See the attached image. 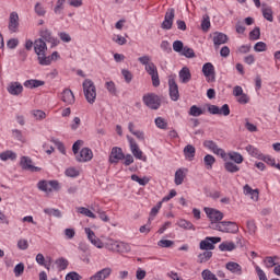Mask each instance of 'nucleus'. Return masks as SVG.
<instances>
[{
	"label": "nucleus",
	"mask_w": 280,
	"mask_h": 280,
	"mask_svg": "<svg viewBox=\"0 0 280 280\" xmlns=\"http://www.w3.org/2000/svg\"><path fill=\"white\" fill-rule=\"evenodd\" d=\"M176 11L174 10V8H171L166 11L165 16H164V21H170L171 23H174V16H176Z\"/></svg>",
	"instance_id": "5fc2aeb1"
},
{
	"label": "nucleus",
	"mask_w": 280,
	"mask_h": 280,
	"mask_svg": "<svg viewBox=\"0 0 280 280\" xmlns=\"http://www.w3.org/2000/svg\"><path fill=\"white\" fill-rule=\"evenodd\" d=\"M82 86L86 102L89 104H95V100L97 98V89L95 88V83H93L91 79H85Z\"/></svg>",
	"instance_id": "7ed1b4c3"
},
{
	"label": "nucleus",
	"mask_w": 280,
	"mask_h": 280,
	"mask_svg": "<svg viewBox=\"0 0 280 280\" xmlns=\"http://www.w3.org/2000/svg\"><path fill=\"white\" fill-rule=\"evenodd\" d=\"M65 174L69 178H77V176H80V171H78L75 167H69L66 170Z\"/></svg>",
	"instance_id": "864d4df0"
},
{
	"label": "nucleus",
	"mask_w": 280,
	"mask_h": 280,
	"mask_svg": "<svg viewBox=\"0 0 280 280\" xmlns=\"http://www.w3.org/2000/svg\"><path fill=\"white\" fill-rule=\"evenodd\" d=\"M211 257H213V252H203L201 254L198 255V262L199 264H207V261H209V259H211Z\"/></svg>",
	"instance_id": "c9c22d12"
},
{
	"label": "nucleus",
	"mask_w": 280,
	"mask_h": 280,
	"mask_svg": "<svg viewBox=\"0 0 280 280\" xmlns=\"http://www.w3.org/2000/svg\"><path fill=\"white\" fill-rule=\"evenodd\" d=\"M226 270L232 272V275H242V266L235 261H229L225 264Z\"/></svg>",
	"instance_id": "4be33fe9"
},
{
	"label": "nucleus",
	"mask_w": 280,
	"mask_h": 280,
	"mask_svg": "<svg viewBox=\"0 0 280 280\" xmlns=\"http://www.w3.org/2000/svg\"><path fill=\"white\" fill-rule=\"evenodd\" d=\"M229 156L230 161H233L237 165H241V163H244V156L240 152L232 151L226 154Z\"/></svg>",
	"instance_id": "c85d7f7f"
},
{
	"label": "nucleus",
	"mask_w": 280,
	"mask_h": 280,
	"mask_svg": "<svg viewBox=\"0 0 280 280\" xmlns=\"http://www.w3.org/2000/svg\"><path fill=\"white\" fill-rule=\"evenodd\" d=\"M222 242L220 236H207L203 241L199 243L200 250H213L215 248L214 244Z\"/></svg>",
	"instance_id": "1a4fd4ad"
},
{
	"label": "nucleus",
	"mask_w": 280,
	"mask_h": 280,
	"mask_svg": "<svg viewBox=\"0 0 280 280\" xmlns=\"http://www.w3.org/2000/svg\"><path fill=\"white\" fill-rule=\"evenodd\" d=\"M180 56H185V58H196V52L194 51V48L185 46Z\"/></svg>",
	"instance_id": "3c124183"
},
{
	"label": "nucleus",
	"mask_w": 280,
	"mask_h": 280,
	"mask_svg": "<svg viewBox=\"0 0 280 280\" xmlns=\"http://www.w3.org/2000/svg\"><path fill=\"white\" fill-rule=\"evenodd\" d=\"M179 80H180L182 84H187V82H189L191 80V72L189 71V68L184 67L179 71Z\"/></svg>",
	"instance_id": "393cba45"
},
{
	"label": "nucleus",
	"mask_w": 280,
	"mask_h": 280,
	"mask_svg": "<svg viewBox=\"0 0 280 280\" xmlns=\"http://www.w3.org/2000/svg\"><path fill=\"white\" fill-rule=\"evenodd\" d=\"M34 51L37 55V60L42 67H49V57H47V43L43 38H38L34 42Z\"/></svg>",
	"instance_id": "f03ea898"
},
{
	"label": "nucleus",
	"mask_w": 280,
	"mask_h": 280,
	"mask_svg": "<svg viewBox=\"0 0 280 280\" xmlns=\"http://www.w3.org/2000/svg\"><path fill=\"white\" fill-rule=\"evenodd\" d=\"M184 49H185V46H184L183 42L175 40L173 43V50L176 51V54H182Z\"/></svg>",
	"instance_id": "6e6d98bb"
},
{
	"label": "nucleus",
	"mask_w": 280,
	"mask_h": 280,
	"mask_svg": "<svg viewBox=\"0 0 280 280\" xmlns=\"http://www.w3.org/2000/svg\"><path fill=\"white\" fill-rule=\"evenodd\" d=\"M25 89H38V86H45V81L38 79H30L24 82Z\"/></svg>",
	"instance_id": "b1692460"
},
{
	"label": "nucleus",
	"mask_w": 280,
	"mask_h": 280,
	"mask_svg": "<svg viewBox=\"0 0 280 280\" xmlns=\"http://www.w3.org/2000/svg\"><path fill=\"white\" fill-rule=\"evenodd\" d=\"M126 159V155L124 154V150L119 147L112 148L110 154H109V163L117 165L119 161H124Z\"/></svg>",
	"instance_id": "f8f14e48"
},
{
	"label": "nucleus",
	"mask_w": 280,
	"mask_h": 280,
	"mask_svg": "<svg viewBox=\"0 0 280 280\" xmlns=\"http://www.w3.org/2000/svg\"><path fill=\"white\" fill-rule=\"evenodd\" d=\"M127 140L129 141L130 150L133 156L139 161H148V158L143 156V151L139 149V144H137V141H135V138L127 136Z\"/></svg>",
	"instance_id": "9d476101"
},
{
	"label": "nucleus",
	"mask_w": 280,
	"mask_h": 280,
	"mask_svg": "<svg viewBox=\"0 0 280 280\" xmlns=\"http://www.w3.org/2000/svg\"><path fill=\"white\" fill-rule=\"evenodd\" d=\"M275 259H279V257H277V256H267L264 259L265 267L270 269V268H273V266H277V262H275Z\"/></svg>",
	"instance_id": "a19ab883"
},
{
	"label": "nucleus",
	"mask_w": 280,
	"mask_h": 280,
	"mask_svg": "<svg viewBox=\"0 0 280 280\" xmlns=\"http://www.w3.org/2000/svg\"><path fill=\"white\" fill-rule=\"evenodd\" d=\"M186 172H187V168H178L175 172V179H174L175 185L177 186L183 185L185 177L187 176Z\"/></svg>",
	"instance_id": "5701e85b"
},
{
	"label": "nucleus",
	"mask_w": 280,
	"mask_h": 280,
	"mask_svg": "<svg viewBox=\"0 0 280 280\" xmlns=\"http://www.w3.org/2000/svg\"><path fill=\"white\" fill-rule=\"evenodd\" d=\"M246 152H248V154H250V156H254L255 159H261V156H264V154H261V151H259V149L253 147V144H248L245 148Z\"/></svg>",
	"instance_id": "7c9ffc66"
},
{
	"label": "nucleus",
	"mask_w": 280,
	"mask_h": 280,
	"mask_svg": "<svg viewBox=\"0 0 280 280\" xmlns=\"http://www.w3.org/2000/svg\"><path fill=\"white\" fill-rule=\"evenodd\" d=\"M250 40H259L261 38V30L259 26H256L250 33H249Z\"/></svg>",
	"instance_id": "de8ad7c7"
},
{
	"label": "nucleus",
	"mask_w": 280,
	"mask_h": 280,
	"mask_svg": "<svg viewBox=\"0 0 280 280\" xmlns=\"http://www.w3.org/2000/svg\"><path fill=\"white\" fill-rule=\"evenodd\" d=\"M106 248L113 253H117L119 248V241L108 240L106 243Z\"/></svg>",
	"instance_id": "79ce46f5"
},
{
	"label": "nucleus",
	"mask_w": 280,
	"mask_h": 280,
	"mask_svg": "<svg viewBox=\"0 0 280 280\" xmlns=\"http://www.w3.org/2000/svg\"><path fill=\"white\" fill-rule=\"evenodd\" d=\"M184 156L188 159V161H194V158L196 156V147L188 144L184 148Z\"/></svg>",
	"instance_id": "bb28decb"
},
{
	"label": "nucleus",
	"mask_w": 280,
	"mask_h": 280,
	"mask_svg": "<svg viewBox=\"0 0 280 280\" xmlns=\"http://www.w3.org/2000/svg\"><path fill=\"white\" fill-rule=\"evenodd\" d=\"M202 73L206 78H211V82H215V68L213 67V63H205L202 66Z\"/></svg>",
	"instance_id": "6ab92c4d"
},
{
	"label": "nucleus",
	"mask_w": 280,
	"mask_h": 280,
	"mask_svg": "<svg viewBox=\"0 0 280 280\" xmlns=\"http://www.w3.org/2000/svg\"><path fill=\"white\" fill-rule=\"evenodd\" d=\"M61 102L67 104V106H73V104H75V95L73 94V91L65 89L61 92Z\"/></svg>",
	"instance_id": "dca6fc26"
},
{
	"label": "nucleus",
	"mask_w": 280,
	"mask_h": 280,
	"mask_svg": "<svg viewBox=\"0 0 280 280\" xmlns=\"http://www.w3.org/2000/svg\"><path fill=\"white\" fill-rule=\"evenodd\" d=\"M268 49V45L264 42H257L254 46V50L257 52L266 51Z\"/></svg>",
	"instance_id": "0e129e2a"
},
{
	"label": "nucleus",
	"mask_w": 280,
	"mask_h": 280,
	"mask_svg": "<svg viewBox=\"0 0 280 280\" xmlns=\"http://www.w3.org/2000/svg\"><path fill=\"white\" fill-rule=\"evenodd\" d=\"M46 215H52L54 218H62V212L59 209L46 208L44 209Z\"/></svg>",
	"instance_id": "ea45409f"
},
{
	"label": "nucleus",
	"mask_w": 280,
	"mask_h": 280,
	"mask_svg": "<svg viewBox=\"0 0 280 280\" xmlns=\"http://www.w3.org/2000/svg\"><path fill=\"white\" fill-rule=\"evenodd\" d=\"M224 170L229 172V174H235L240 172V166L233 162H225Z\"/></svg>",
	"instance_id": "f704fd0d"
},
{
	"label": "nucleus",
	"mask_w": 280,
	"mask_h": 280,
	"mask_svg": "<svg viewBox=\"0 0 280 280\" xmlns=\"http://www.w3.org/2000/svg\"><path fill=\"white\" fill-rule=\"evenodd\" d=\"M212 40L214 48L219 49L220 45H226V43H229V36L224 33L215 32Z\"/></svg>",
	"instance_id": "f3484780"
},
{
	"label": "nucleus",
	"mask_w": 280,
	"mask_h": 280,
	"mask_svg": "<svg viewBox=\"0 0 280 280\" xmlns=\"http://www.w3.org/2000/svg\"><path fill=\"white\" fill-rule=\"evenodd\" d=\"M177 224L180 229H185V231H196L194 223L188 220L182 219L177 222Z\"/></svg>",
	"instance_id": "2f4dec72"
},
{
	"label": "nucleus",
	"mask_w": 280,
	"mask_h": 280,
	"mask_svg": "<svg viewBox=\"0 0 280 280\" xmlns=\"http://www.w3.org/2000/svg\"><path fill=\"white\" fill-rule=\"evenodd\" d=\"M66 0H57L56 5L54 8L55 14H62V11L65 10V3Z\"/></svg>",
	"instance_id": "49530a36"
},
{
	"label": "nucleus",
	"mask_w": 280,
	"mask_h": 280,
	"mask_svg": "<svg viewBox=\"0 0 280 280\" xmlns=\"http://www.w3.org/2000/svg\"><path fill=\"white\" fill-rule=\"evenodd\" d=\"M35 14H37V16H45V14H47V10L43 5V3L37 2L35 4Z\"/></svg>",
	"instance_id": "8fccbe9b"
},
{
	"label": "nucleus",
	"mask_w": 280,
	"mask_h": 280,
	"mask_svg": "<svg viewBox=\"0 0 280 280\" xmlns=\"http://www.w3.org/2000/svg\"><path fill=\"white\" fill-rule=\"evenodd\" d=\"M168 91L170 97L173 102H178V100H180V93L178 92V84H176V80L168 79Z\"/></svg>",
	"instance_id": "ddd939ff"
},
{
	"label": "nucleus",
	"mask_w": 280,
	"mask_h": 280,
	"mask_svg": "<svg viewBox=\"0 0 280 280\" xmlns=\"http://www.w3.org/2000/svg\"><path fill=\"white\" fill-rule=\"evenodd\" d=\"M117 253H130V245L124 242H119Z\"/></svg>",
	"instance_id": "680f3d73"
},
{
	"label": "nucleus",
	"mask_w": 280,
	"mask_h": 280,
	"mask_svg": "<svg viewBox=\"0 0 280 280\" xmlns=\"http://www.w3.org/2000/svg\"><path fill=\"white\" fill-rule=\"evenodd\" d=\"M121 75L125 79V82H127V84H130L132 82V72H130V70H121Z\"/></svg>",
	"instance_id": "bf43d9fd"
},
{
	"label": "nucleus",
	"mask_w": 280,
	"mask_h": 280,
	"mask_svg": "<svg viewBox=\"0 0 280 280\" xmlns=\"http://www.w3.org/2000/svg\"><path fill=\"white\" fill-rule=\"evenodd\" d=\"M214 231L235 234L240 231V226H237V223L232 221H222L221 223L214 225Z\"/></svg>",
	"instance_id": "0eeeda50"
},
{
	"label": "nucleus",
	"mask_w": 280,
	"mask_h": 280,
	"mask_svg": "<svg viewBox=\"0 0 280 280\" xmlns=\"http://www.w3.org/2000/svg\"><path fill=\"white\" fill-rule=\"evenodd\" d=\"M57 268L59 270H67L68 266H69V260L65 259V258H58L56 261H55Z\"/></svg>",
	"instance_id": "a18cd8bd"
},
{
	"label": "nucleus",
	"mask_w": 280,
	"mask_h": 280,
	"mask_svg": "<svg viewBox=\"0 0 280 280\" xmlns=\"http://www.w3.org/2000/svg\"><path fill=\"white\" fill-rule=\"evenodd\" d=\"M105 89L110 93V95H117V85H115V82L107 81L105 83Z\"/></svg>",
	"instance_id": "09e8293b"
},
{
	"label": "nucleus",
	"mask_w": 280,
	"mask_h": 280,
	"mask_svg": "<svg viewBox=\"0 0 280 280\" xmlns=\"http://www.w3.org/2000/svg\"><path fill=\"white\" fill-rule=\"evenodd\" d=\"M142 102L147 108L159 110L161 108V96L154 93H147L142 96Z\"/></svg>",
	"instance_id": "39448f33"
},
{
	"label": "nucleus",
	"mask_w": 280,
	"mask_h": 280,
	"mask_svg": "<svg viewBox=\"0 0 280 280\" xmlns=\"http://www.w3.org/2000/svg\"><path fill=\"white\" fill-rule=\"evenodd\" d=\"M244 194L245 196H250L252 200H259V190L252 189L248 184L244 186Z\"/></svg>",
	"instance_id": "a878e982"
},
{
	"label": "nucleus",
	"mask_w": 280,
	"mask_h": 280,
	"mask_svg": "<svg viewBox=\"0 0 280 280\" xmlns=\"http://www.w3.org/2000/svg\"><path fill=\"white\" fill-rule=\"evenodd\" d=\"M32 163V158L30 156H22L20 160L22 170H26L27 172H40V167L34 166Z\"/></svg>",
	"instance_id": "2eb2a0df"
},
{
	"label": "nucleus",
	"mask_w": 280,
	"mask_h": 280,
	"mask_svg": "<svg viewBox=\"0 0 280 280\" xmlns=\"http://www.w3.org/2000/svg\"><path fill=\"white\" fill-rule=\"evenodd\" d=\"M7 91L10 95H21V93H23V85L20 82H11Z\"/></svg>",
	"instance_id": "412c9836"
},
{
	"label": "nucleus",
	"mask_w": 280,
	"mask_h": 280,
	"mask_svg": "<svg viewBox=\"0 0 280 280\" xmlns=\"http://www.w3.org/2000/svg\"><path fill=\"white\" fill-rule=\"evenodd\" d=\"M262 16L266 19V21H269V23H272L275 21V18L272 16V8H264L261 9Z\"/></svg>",
	"instance_id": "58836bf2"
},
{
	"label": "nucleus",
	"mask_w": 280,
	"mask_h": 280,
	"mask_svg": "<svg viewBox=\"0 0 280 280\" xmlns=\"http://www.w3.org/2000/svg\"><path fill=\"white\" fill-rule=\"evenodd\" d=\"M82 279V276L75 271H71L66 275V280H80Z\"/></svg>",
	"instance_id": "338daca9"
},
{
	"label": "nucleus",
	"mask_w": 280,
	"mask_h": 280,
	"mask_svg": "<svg viewBox=\"0 0 280 280\" xmlns=\"http://www.w3.org/2000/svg\"><path fill=\"white\" fill-rule=\"evenodd\" d=\"M9 31L13 34L19 32V13L11 12L9 18Z\"/></svg>",
	"instance_id": "aec40b11"
},
{
	"label": "nucleus",
	"mask_w": 280,
	"mask_h": 280,
	"mask_svg": "<svg viewBox=\"0 0 280 280\" xmlns=\"http://www.w3.org/2000/svg\"><path fill=\"white\" fill-rule=\"evenodd\" d=\"M37 188L39 191H44L45 194H51V191H60V183L58 180H39L37 183Z\"/></svg>",
	"instance_id": "423d86ee"
},
{
	"label": "nucleus",
	"mask_w": 280,
	"mask_h": 280,
	"mask_svg": "<svg viewBox=\"0 0 280 280\" xmlns=\"http://www.w3.org/2000/svg\"><path fill=\"white\" fill-rule=\"evenodd\" d=\"M138 61L144 67V70L151 77L152 85L155 88L161 86V80L159 79V69L156 68V65L152 62V57L144 55L142 57H139Z\"/></svg>",
	"instance_id": "f257e3e1"
},
{
	"label": "nucleus",
	"mask_w": 280,
	"mask_h": 280,
	"mask_svg": "<svg viewBox=\"0 0 280 280\" xmlns=\"http://www.w3.org/2000/svg\"><path fill=\"white\" fill-rule=\"evenodd\" d=\"M155 126L156 128H160V130H167V120H165L163 117H156Z\"/></svg>",
	"instance_id": "37998d69"
},
{
	"label": "nucleus",
	"mask_w": 280,
	"mask_h": 280,
	"mask_svg": "<svg viewBox=\"0 0 280 280\" xmlns=\"http://www.w3.org/2000/svg\"><path fill=\"white\" fill-rule=\"evenodd\" d=\"M246 226L249 235H255V233H257V224L255 223V220H248Z\"/></svg>",
	"instance_id": "c03bdc74"
},
{
	"label": "nucleus",
	"mask_w": 280,
	"mask_h": 280,
	"mask_svg": "<svg viewBox=\"0 0 280 280\" xmlns=\"http://www.w3.org/2000/svg\"><path fill=\"white\" fill-rule=\"evenodd\" d=\"M235 243L229 241H225L219 245V250L222 253H231L232 250H235Z\"/></svg>",
	"instance_id": "cd10ccee"
},
{
	"label": "nucleus",
	"mask_w": 280,
	"mask_h": 280,
	"mask_svg": "<svg viewBox=\"0 0 280 280\" xmlns=\"http://www.w3.org/2000/svg\"><path fill=\"white\" fill-rule=\"evenodd\" d=\"M255 271L259 280H268V277L266 276V272L262 271L261 267L259 265H255Z\"/></svg>",
	"instance_id": "052dcab7"
},
{
	"label": "nucleus",
	"mask_w": 280,
	"mask_h": 280,
	"mask_svg": "<svg viewBox=\"0 0 280 280\" xmlns=\"http://www.w3.org/2000/svg\"><path fill=\"white\" fill-rule=\"evenodd\" d=\"M203 211L207 218L210 220L209 229L215 231L214 225L221 224L222 220H224V213L222 211L214 208H203Z\"/></svg>",
	"instance_id": "20e7f679"
},
{
	"label": "nucleus",
	"mask_w": 280,
	"mask_h": 280,
	"mask_svg": "<svg viewBox=\"0 0 280 280\" xmlns=\"http://www.w3.org/2000/svg\"><path fill=\"white\" fill-rule=\"evenodd\" d=\"M78 213H81V215H85L86 218H92L95 220L97 218L93 211H91L89 208L79 207L77 208Z\"/></svg>",
	"instance_id": "4c0bfd02"
},
{
	"label": "nucleus",
	"mask_w": 280,
	"mask_h": 280,
	"mask_svg": "<svg viewBox=\"0 0 280 280\" xmlns=\"http://www.w3.org/2000/svg\"><path fill=\"white\" fill-rule=\"evenodd\" d=\"M203 147L207 148V150H210V152H213V154H217V156H221L223 161H226V151L224 149L218 147V143L213 140H206L203 141Z\"/></svg>",
	"instance_id": "6e6552de"
},
{
	"label": "nucleus",
	"mask_w": 280,
	"mask_h": 280,
	"mask_svg": "<svg viewBox=\"0 0 280 280\" xmlns=\"http://www.w3.org/2000/svg\"><path fill=\"white\" fill-rule=\"evenodd\" d=\"M131 180H135V183H139L142 186H145L150 183V179L148 177H139L137 174L131 175Z\"/></svg>",
	"instance_id": "603ef678"
},
{
	"label": "nucleus",
	"mask_w": 280,
	"mask_h": 280,
	"mask_svg": "<svg viewBox=\"0 0 280 280\" xmlns=\"http://www.w3.org/2000/svg\"><path fill=\"white\" fill-rule=\"evenodd\" d=\"M110 275H113V269L110 267H106L100 271H97L96 273H94L90 280H106L108 279V277H110Z\"/></svg>",
	"instance_id": "a211bd4d"
},
{
	"label": "nucleus",
	"mask_w": 280,
	"mask_h": 280,
	"mask_svg": "<svg viewBox=\"0 0 280 280\" xmlns=\"http://www.w3.org/2000/svg\"><path fill=\"white\" fill-rule=\"evenodd\" d=\"M158 246H160L161 248H171V246H174V241L161 240L158 242Z\"/></svg>",
	"instance_id": "e2e57ef3"
},
{
	"label": "nucleus",
	"mask_w": 280,
	"mask_h": 280,
	"mask_svg": "<svg viewBox=\"0 0 280 280\" xmlns=\"http://www.w3.org/2000/svg\"><path fill=\"white\" fill-rule=\"evenodd\" d=\"M208 113H210V115H223V117H229V115H231V108L229 104H224L221 108L217 105L209 104Z\"/></svg>",
	"instance_id": "9b49d317"
},
{
	"label": "nucleus",
	"mask_w": 280,
	"mask_h": 280,
	"mask_svg": "<svg viewBox=\"0 0 280 280\" xmlns=\"http://www.w3.org/2000/svg\"><path fill=\"white\" fill-rule=\"evenodd\" d=\"M66 240H73L75 237V230L74 229H66L63 231Z\"/></svg>",
	"instance_id": "69168bd1"
},
{
	"label": "nucleus",
	"mask_w": 280,
	"mask_h": 280,
	"mask_svg": "<svg viewBox=\"0 0 280 280\" xmlns=\"http://www.w3.org/2000/svg\"><path fill=\"white\" fill-rule=\"evenodd\" d=\"M40 36L43 40H46V43H51L52 45H56V38L51 36V32H49V30L42 31Z\"/></svg>",
	"instance_id": "72a5a7b5"
},
{
	"label": "nucleus",
	"mask_w": 280,
	"mask_h": 280,
	"mask_svg": "<svg viewBox=\"0 0 280 280\" xmlns=\"http://www.w3.org/2000/svg\"><path fill=\"white\" fill-rule=\"evenodd\" d=\"M209 27H211V21L209 20V15H205L201 22V30L203 32H209Z\"/></svg>",
	"instance_id": "13d9d810"
},
{
	"label": "nucleus",
	"mask_w": 280,
	"mask_h": 280,
	"mask_svg": "<svg viewBox=\"0 0 280 280\" xmlns=\"http://www.w3.org/2000/svg\"><path fill=\"white\" fill-rule=\"evenodd\" d=\"M188 115H190V117H200V115H205V110L198 107V105H192L188 112Z\"/></svg>",
	"instance_id": "e433bc0d"
},
{
	"label": "nucleus",
	"mask_w": 280,
	"mask_h": 280,
	"mask_svg": "<svg viewBox=\"0 0 280 280\" xmlns=\"http://www.w3.org/2000/svg\"><path fill=\"white\" fill-rule=\"evenodd\" d=\"M33 116L40 121L45 119V117H47V114H45V112L40 109H36V110H33Z\"/></svg>",
	"instance_id": "774afa93"
},
{
	"label": "nucleus",
	"mask_w": 280,
	"mask_h": 280,
	"mask_svg": "<svg viewBox=\"0 0 280 280\" xmlns=\"http://www.w3.org/2000/svg\"><path fill=\"white\" fill-rule=\"evenodd\" d=\"M16 153L12 150H7L0 153V159L2 161H16Z\"/></svg>",
	"instance_id": "c756f323"
},
{
	"label": "nucleus",
	"mask_w": 280,
	"mask_h": 280,
	"mask_svg": "<svg viewBox=\"0 0 280 280\" xmlns=\"http://www.w3.org/2000/svg\"><path fill=\"white\" fill-rule=\"evenodd\" d=\"M215 163V158L211 154H207L203 158V164L206 170H213V164Z\"/></svg>",
	"instance_id": "473e14b6"
},
{
	"label": "nucleus",
	"mask_w": 280,
	"mask_h": 280,
	"mask_svg": "<svg viewBox=\"0 0 280 280\" xmlns=\"http://www.w3.org/2000/svg\"><path fill=\"white\" fill-rule=\"evenodd\" d=\"M78 163H88L93 159V151L89 148H83L81 151L75 155Z\"/></svg>",
	"instance_id": "4468645a"
},
{
	"label": "nucleus",
	"mask_w": 280,
	"mask_h": 280,
	"mask_svg": "<svg viewBox=\"0 0 280 280\" xmlns=\"http://www.w3.org/2000/svg\"><path fill=\"white\" fill-rule=\"evenodd\" d=\"M15 277H21L25 272V265L23 262L18 264L13 270Z\"/></svg>",
	"instance_id": "4d7b16f0"
}]
</instances>
